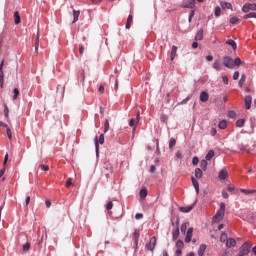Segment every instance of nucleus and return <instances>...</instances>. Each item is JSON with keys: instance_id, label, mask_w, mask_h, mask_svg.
I'll return each instance as SVG.
<instances>
[{"instance_id": "7", "label": "nucleus", "mask_w": 256, "mask_h": 256, "mask_svg": "<svg viewBox=\"0 0 256 256\" xmlns=\"http://www.w3.org/2000/svg\"><path fill=\"white\" fill-rule=\"evenodd\" d=\"M112 170H113V167H111V164L105 163L102 171L104 175H106V177L108 178L110 173H112Z\"/></svg>"}, {"instance_id": "25", "label": "nucleus", "mask_w": 256, "mask_h": 256, "mask_svg": "<svg viewBox=\"0 0 256 256\" xmlns=\"http://www.w3.org/2000/svg\"><path fill=\"white\" fill-rule=\"evenodd\" d=\"M226 45H230L234 51L237 50V43L234 40H227Z\"/></svg>"}, {"instance_id": "57", "label": "nucleus", "mask_w": 256, "mask_h": 256, "mask_svg": "<svg viewBox=\"0 0 256 256\" xmlns=\"http://www.w3.org/2000/svg\"><path fill=\"white\" fill-rule=\"evenodd\" d=\"M222 197H224V199H229V194L227 193V191H222Z\"/></svg>"}, {"instance_id": "54", "label": "nucleus", "mask_w": 256, "mask_h": 256, "mask_svg": "<svg viewBox=\"0 0 256 256\" xmlns=\"http://www.w3.org/2000/svg\"><path fill=\"white\" fill-rule=\"evenodd\" d=\"M233 79L234 81H237V79H239V71L234 72Z\"/></svg>"}, {"instance_id": "56", "label": "nucleus", "mask_w": 256, "mask_h": 256, "mask_svg": "<svg viewBox=\"0 0 256 256\" xmlns=\"http://www.w3.org/2000/svg\"><path fill=\"white\" fill-rule=\"evenodd\" d=\"M40 168L42 169V171H49V167L47 165H40Z\"/></svg>"}, {"instance_id": "1", "label": "nucleus", "mask_w": 256, "mask_h": 256, "mask_svg": "<svg viewBox=\"0 0 256 256\" xmlns=\"http://www.w3.org/2000/svg\"><path fill=\"white\" fill-rule=\"evenodd\" d=\"M223 217H225V203L221 202L220 209L217 211V213L213 217V222L219 223V221H221V219H223Z\"/></svg>"}, {"instance_id": "16", "label": "nucleus", "mask_w": 256, "mask_h": 256, "mask_svg": "<svg viewBox=\"0 0 256 256\" xmlns=\"http://www.w3.org/2000/svg\"><path fill=\"white\" fill-rule=\"evenodd\" d=\"M191 182H192V185L197 193V195H199V182L197 181V179L195 178H191Z\"/></svg>"}, {"instance_id": "48", "label": "nucleus", "mask_w": 256, "mask_h": 256, "mask_svg": "<svg viewBox=\"0 0 256 256\" xmlns=\"http://www.w3.org/2000/svg\"><path fill=\"white\" fill-rule=\"evenodd\" d=\"M183 246H184L183 241L178 240V241L176 242V247H177V249H183Z\"/></svg>"}, {"instance_id": "42", "label": "nucleus", "mask_w": 256, "mask_h": 256, "mask_svg": "<svg viewBox=\"0 0 256 256\" xmlns=\"http://www.w3.org/2000/svg\"><path fill=\"white\" fill-rule=\"evenodd\" d=\"M109 131V120H105L104 122V133H107Z\"/></svg>"}, {"instance_id": "11", "label": "nucleus", "mask_w": 256, "mask_h": 256, "mask_svg": "<svg viewBox=\"0 0 256 256\" xmlns=\"http://www.w3.org/2000/svg\"><path fill=\"white\" fill-rule=\"evenodd\" d=\"M182 7H184V9H193V7H195V0H187Z\"/></svg>"}, {"instance_id": "21", "label": "nucleus", "mask_w": 256, "mask_h": 256, "mask_svg": "<svg viewBox=\"0 0 256 256\" xmlns=\"http://www.w3.org/2000/svg\"><path fill=\"white\" fill-rule=\"evenodd\" d=\"M177 57V46H172V50L170 53V59L173 61Z\"/></svg>"}, {"instance_id": "20", "label": "nucleus", "mask_w": 256, "mask_h": 256, "mask_svg": "<svg viewBox=\"0 0 256 256\" xmlns=\"http://www.w3.org/2000/svg\"><path fill=\"white\" fill-rule=\"evenodd\" d=\"M206 249H207V245H205V244L200 245V247L198 249V255L199 256L205 255Z\"/></svg>"}, {"instance_id": "38", "label": "nucleus", "mask_w": 256, "mask_h": 256, "mask_svg": "<svg viewBox=\"0 0 256 256\" xmlns=\"http://www.w3.org/2000/svg\"><path fill=\"white\" fill-rule=\"evenodd\" d=\"M213 69H215L216 71H221V64H219L218 61H215L213 63Z\"/></svg>"}, {"instance_id": "26", "label": "nucleus", "mask_w": 256, "mask_h": 256, "mask_svg": "<svg viewBox=\"0 0 256 256\" xmlns=\"http://www.w3.org/2000/svg\"><path fill=\"white\" fill-rule=\"evenodd\" d=\"M139 117H140V114L139 112L137 113V116H136V120L135 119H131L129 121V126L130 127H135V123H139Z\"/></svg>"}, {"instance_id": "30", "label": "nucleus", "mask_w": 256, "mask_h": 256, "mask_svg": "<svg viewBox=\"0 0 256 256\" xmlns=\"http://www.w3.org/2000/svg\"><path fill=\"white\" fill-rule=\"evenodd\" d=\"M244 19H256V12H250L244 16Z\"/></svg>"}, {"instance_id": "6", "label": "nucleus", "mask_w": 256, "mask_h": 256, "mask_svg": "<svg viewBox=\"0 0 256 256\" xmlns=\"http://www.w3.org/2000/svg\"><path fill=\"white\" fill-rule=\"evenodd\" d=\"M242 11H243V13H249L250 11H256V4L255 3H253V4L246 3L242 7Z\"/></svg>"}, {"instance_id": "63", "label": "nucleus", "mask_w": 256, "mask_h": 256, "mask_svg": "<svg viewBox=\"0 0 256 256\" xmlns=\"http://www.w3.org/2000/svg\"><path fill=\"white\" fill-rule=\"evenodd\" d=\"M99 93H105V87L102 85L98 88Z\"/></svg>"}, {"instance_id": "8", "label": "nucleus", "mask_w": 256, "mask_h": 256, "mask_svg": "<svg viewBox=\"0 0 256 256\" xmlns=\"http://www.w3.org/2000/svg\"><path fill=\"white\" fill-rule=\"evenodd\" d=\"M172 239L173 241L179 239V219L177 220V226L172 230Z\"/></svg>"}, {"instance_id": "14", "label": "nucleus", "mask_w": 256, "mask_h": 256, "mask_svg": "<svg viewBox=\"0 0 256 256\" xmlns=\"http://www.w3.org/2000/svg\"><path fill=\"white\" fill-rule=\"evenodd\" d=\"M193 207H195V203L190 206L180 207L181 213H189L193 211Z\"/></svg>"}, {"instance_id": "59", "label": "nucleus", "mask_w": 256, "mask_h": 256, "mask_svg": "<svg viewBox=\"0 0 256 256\" xmlns=\"http://www.w3.org/2000/svg\"><path fill=\"white\" fill-rule=\"evenodd\" d=\"M222 81L225 83V85H227V83H229V78L227 76H223Z\"/></svg>"}, {"instance_id": "43", "label": "nucleus", "mask_w": 256, "mask_h": 256, "mask_svg": "<svg viewBox=\"0 0 256 256\" xmlns=\"http://www.w3.org/2000/svg\"><path fill=\"white\" fill-rule=\"evenodd\" d=\"M230 23H231V25H237V23H239V18H237V17H232V18L230 19Z\"/></svg>"}, {"instance_id": "47", "label": "nucleus", "mask_w": 256, "mask_h": 256, "mask_svg": "<svg viewBox=\"0 0 256 256\" xmlns=\"http://www.w3.org/2000/svg\"><path fill=\"white\" fill-rule=\"evenodd\" d=\"M193 17H195V10H192L189 14V17H188L189 23H191V21L193 20Z\"/></svg>"}, {"instance_id": "58", "label": "nucleus", "mask_w": 256, "mask_h": 256, "mask_svg": "<svg viewBox=\"0 0 256 256\" xmlns=\"http://www.w3.org/2000/svg\"><path fill=\"white\" fill-rule=\"evenodd\" d=\"M135 219L139 220V219H143V213H137L135 215Z\"/></svg>"}, {"instance_id": "10", "label": "nucleus", "mask_w": 256, "mask_h": 256, "mask_svg": "<svg viewBox=\"0 0 256 256\" xmlns=\"http://www.w3.org/2000/svg\"><path fill=\"white\" fill-rule=\"evenodd\" d=\"M192 237H193V227H190V228H188L187 233H186V237H185L186 243H191Z\"/></svg>"}, {"instance_id": "44", "label": "nucleus", "mask_w": 256, "mask_h": 256, "mask_svg": "<svg viewBox=\"0 0 256 256\" xmlns=\"http://www.w3.org/2000/svg\"><path fill=\"white\" fill-rule=\"evenodd\" d=\"M6 133H7V137L8 139H13V134L11 133V129L9 127H6Z\"/></svg>"}, {"instance_id": "55", "label": "nucleus", "mask_w": 256, "mask_h": 256, "mask_svg": "<svg viewBox=\"0 0 256 256\" xmlns=\"http://www.w3.org/2000/svg\"><path fill=\"white\" fill-rule=\"evenodd\" d=\"M71 181H73V179L68 178V180L66 181V187H71V185H73V183H71Z\"/></svg>"}, {"instance_id": "46", "label": "nucleus", "mask_w": 256, "mask_h": 256, "mask_svg": "<svg viewBox=\"0 0 256 256\" xmlns=\"http://www.w3.org/2000/svg\"><path fill=\"white\" fill-rule=\"evenodd\" d=\"M214 15H215V17H221V8L220 7L215 8Z\"/></svg>"}, {"instance_id": "41", "label": "nucleus", "mask_w": 256, "mask_h": 256, "mask_svg": "<svg viewBox=\"0 0 256 256\" xmlns=\"http://www.w3.org/2000/svg\"><path fill=\"white\" fill-rule=\"evenodd\" d=\"M242 193H245V195H251L252 193H256V190L242 189Z\"/></svg>"}, {"instance_id": "39", "label": "nucleus", "mask_w": 256, "mask_h": 256, "mask_svg": "<svg viewBox=\"0 0 256 256\" xmlns=\"http://www.w3.org/2000/svg\"><path fill=\"white\" fill-rule=\"evenodd\" d=\"M239 65H241V58H235L233 60V67H239Z\"/></svg>"}, {"instance_id": "22", "label": "nucleus", "mask_w": 256, "mask_h": 256, "mask_svg": "<svg viewBox=\"0 0 256 256\" xmlns=\"http://www.w3.org/2000/svg\"><path fill=\"white\" fill-rule=\"evenodd\" d=\"M195 177L196 179H202L203 178V170L200 168L195 169Z\"/></svg>"}, {"instance_id": "24", "label": "nucleus", "mask_w": 256, "mask_h": 256, "mask_svg": "<svg viewBox=\"0 0 256 256\" xmlns=\"http://www.w3.org/2000/svg\"><path fill=\"white\" fill-rule=\"evenodd\" d=\"M220 6L222 9H233V6L229 2H220Z\"/></svg>"}, {"instance_id": "31", "label": "nucleus", "mask_w": 256, "mask_h": 256, "mask_svg": "<svg viewBox=\"0 0 256 256\" xmlns=\"http://www.w3.org/2000/svg\"><path fill=\"white\" fill-rule=\"evenodd\" d=\"M228 240H229V239H228L227 233L222 232V233H221V236H220V241H221V243H225V241L227 242Z\"/></svg>"}, {"instance_id": "51", "label": "nucleus", "mask_w": 256, "mask_h": 256, "mask_svg": "<svg viewBox=\"0 0 256 256\" xmlns=\"http://www.w3.org/2000/svg\"><path fill=\"white\" fill-rule=\"evenodd\" d=\"M13 92H14L13 100L15 101L17 97H19V89L15 88Z\"/></svg>"}, {"instance_id": "12", "label": "nucleus", "mask_w": 256, "mask_h": 256, "mask_svg": "<svg viewBox=\"0 0 256 256\" xmlns=\"http://www.w3.org/2000/svg\"><path fill=\"white\" fill-rule=\"evenodd\" d=\"M252 101H253V98L249 95L244 98V104H245L246 109H251Z\"/></svg>"}, {"instance_id": "17", "label": "nucleus", "mask_w": 256, "mask_h": 256, "mask_svg": "<svg viewBox=\"0 0 256 256\" xmlns=\"http://www.w3.org/2000/svg\"><path fill=\"white\" fill-rule=\"evenodd\" d=\"M203 28H201L195 35V41H203Z\"/></svg>"}, {"instance_id": "35", "label": "nucleus", "mask_w": 256, "mask_h": 256, "mask_svg": "<svg viewBox=\"0 0 256 256\" xmlns=\"http://www.w3.org/2000/svg\"><path fill=\"white\" fill-rule=\"evenodd\" d=\"M35 53H39V32L37 33V36H36Z\"/></svg>"}, {"instance_id": "40", "label": "nucleus", "mask_w": 256, "mask_h": 256, "mask_svg": "<svg viewBox=\"0 0 256 256\" xmlns=\"http://www.w3.org/2000/svg\"><path fill=\"white\" fill-rule=\"evenodd\" d=\"M200 167L205 171V169H207V160H201Z\"/></svg>"}, {"instance_id": "28", "label": "nucleus", "mask_w": 256, "mask_h": 256, "mask_svg": "<svg viewBox=\"0 0 256 256\" xmlns=\"http://www.w3.org/2000/svg\"><path fill=\"white\" fill-rule=\"evenodd\" d=\"M131 23H133V16L129 15L127 18L126 25H125L126 29H131Z\"/></svg>"}, {"instance_id": "61", "label": "nucleus", "mask_w": 256, "mask_h": 256, "mask_svg": "<svg viewBox=\"0 0 256 256\" xmlns=\"http://www.w3.org/2000/svg\"><path fill=\"white\" fill-rule=\"evenodd\" d=\"M215 135H217V129L212 128V129H211V136H212V137H215Z\"/></svg>"}, {"instance_id": "45", "label": "nucleus", "mask_w": 256, "mask_h": 256, "mask_svg": "<svg viewBox=\"0 0 256 256\" xmlns=\"http://www.w3.org/2000/svg\"><path fill=\"white\" fill-rule=\"evenodd\" d=\"M177 143V141L175 140V138H171L169 141V148L173 149V146Z\"/></svg>"}, {"instance_id": "62", "label": "nucleus", "mask_w": 256, "mask_h": 256, "mask_svg": "<svg viewBox=\"0 0 256 256\" xmlns=\"http://www.w3.org/2000/svg\"><path fill=\"white\" fill-rule=\"evenodd\" d=\"M227 189H228V191H235V186L229 184Z\"/></svg>"}, {"instance_id": "64", "label": "nucleus", "mask_w": 256, "mask_h": 256, "mask_svg": "<svg viewBox=\"0 0 256 256\" xmlns=\"http://www.w3.org/2000/svg\"><path fill=\"white\" fill-rule=\"evenodd\" d=\"M235 115H236L235 111L229 112V117H231V119H233V117H235Z\"/></svg>"}, {"instance_id": "37", "label": "nucleus", "mask_w": 256, "mask_h": 256, "mask_svg": "<svg viewBox=\"0 0 256 256\" xmlns=\"http://www.w3.org/2000/svg\"><path fill=\"white\" fill-rule=\"evenodd\" d=\"M245 125V120L244 119H238L236 121V127H243Z\"/></svg>"}, {"instance_id": "2", "label": "nucleus", "mask_w": 256, "mask_h": 256, "mask_svg": "<svg viewBox=\"0 0 256 256\" xmlns=\"http://www.w3.org/2000/svg\"><path fill=\"white\" fill-rule=\"evenodd\" d=\"M251 251V246L249 245V242H245L238 251V256H246L249 255Z\"/></svg>"}, {"instance_id": "29", "label": "nucleus", "mask_w": 256, "mask_h": 256, "mask_svg": "<svg viewBox=\"0 0 256 256\" xmlns=\"http://www.w3.org/2000/svg\"><path fill=\"white\" fill-rule=\"evenodd\" d=\"M3 63H5L3 60L0 64V84H1V87H3Z\"/></svg>"}, {"instance_id": "49", "label": "nucleus", "mask_w": 256, "mask_h": 256, "mask_svg": "<svg viewBox=\"0 0 256 256\" xmlns=\"http://www.w3.org/2000/svg\"><path fill=\"white\" fill-rule=\"evenodd\" d=\"M181 233H183V234H185L186 233V231H187V223H183L182 225H181Z\"/></svg>"}, {"instance_id": "60", "label": "nucleus", "mask_w": 256, "mask_h": 256, "mask_svg": "<svg viewBox=\"0 0 256 256\" xmlns=\"http://www.w3.org/2000/svg\"><path fill=\"white\" fill-rule=\"evenodd\" d=\"M155 171H157V168L155 167V165H151L150 166V173H155Z\"/></svg>"}, {"instance_id": "50", "label": "nucleus", "mask_w": 256, "mask_h": 256, "mask_svg": "<svg viewBox=\"0 0 256 256\" xmlns=\"http://www.w3.org/2000/svg\"><path fill=\"white\" fill-rule=\"evenodd\" d=\"M29 249H31V244L27 242L23 245V251H29Z\"/></svg>"}, {"instance_id": "13", "label": "nucleus", "mask_w": 256, "mask_h": 256, "mask_svg": "<svg viewBox=\"0 0 256 256\" xmlns=\"http://www.w3.org/2000/svg\"><path fill=\"white\" fill-rule=\"evenodd\" d=\"M200 101H202V103H207L209 101V93L205 91L201 92Z\"/></svg>"}, {"instance_id": "34", "label": "nucleus", "mask_w": 256, "mask_h": 256, "mask_svg": "<svg viewBox=\"0 0 256 256\" xmlns=\"http://www.w3.org/2000/svg\"><path fill=\"white\" fill-rule=\"evenodd\" d=\"M219 129H227V121L222 120L218 124Z\"/></svg>"}, {"instance_id": "36", "label": "nucleus", "mask_w": 256, "mask_h": 256, "mask_svg": "<svg viewBox=\"0 0 256 256\" xmlns=\"http://www.w3.org/2000/svg\"><path fill=\"white\" fill-rule=\"evenodd\" d=\"M140 197L141 199H145V197H147V188H142L140 190Z\"/></svg>"}, {"instance_id": "53", "label": "nucleus", "mask_w": 256, "mask_h": 256, "mask_svg": "<svg viewBox=\"0 0 256 256\" xmlns=\"http://www.w3.org/2000/svg\"><path fill=\"white\" fill-rule=\"evenodd\" d=\"M192 164H193V165H198V164H199V158L194 157V158L192 159Z\"/></svg>"}, {"instance_id": "4", "label": "nucleus", "mask_w": 256, "mask_h": 256, "mask_svg": "<svg viewBox=\"0 0 256 256\" xmlns=\"http://www.w3.org/2000/svg\"><path fill=\"white\" fill-rule=\"evenodd\" d=\"M157 244V238H155V236H153L150 241L148 243H146V249L148 251H155V245Z\"/></svg>"}, {"instance_id": "3", "label": "nucleus", "mask_w": 256, "mask_h": 256, "mask_svg": "<svg viewBox=\"0 0 256 256\" xmlns=\"http://www.w3.org/2000/svg\"><path fill=\"white\" fill-rule=\"evenodd\" d=\"M94 143H95L96 155H99V143H100V145H103V143H105V135L101 134L99 136V139L96 136L94 138Z\"/></svg>"}, {"instance_id": "19", "label": "nucleus", "mask_w": 256, "mask_h": 256, "mask_svg": "<svg viewBox=\"0 0 256 256\" xmlns=\"http://www.w3.org/2000/svg\"><path fill=\"white\" fill-rule=\"evenodd\" d=\"M79 15H81V12L79 10L73 11V21L72 23H77L79 21Z\"/></svg>"}, {"instance_id": "27", "label": "nucleus", "mask_w": 256, "mask_h": 256, "mask_svg": "<svg viewBox=\"0 0 256 256\" xmlns=\"http://www.w3.org/2000/svg\"><path fill=\"white\" fill-rule=\"evenodd\" d=\"M14 18H15L14 20L15 25H19V23H21V16H19V11H16L14 13Z\"/></svg>"}, {"instance_id": "5", "label": "nucleus", "mask_w": 256, "mask_h": 256, "mask_svg": "<svg viewBox=\"0 0 256 256\" xmlns=\"http://www.w3.org/2000/svg\"><path fill=\"white\" fill-rule=\"evenodd\" d=\"M222 61L224 67H227V69H233V58L229 56H224Z\"/></svg>"}, {"instance_id": "9", "label": "nucleus", "mask_w": 256, "mask_h": 256, "mask_svg": "<svg viewBox=\"0 0 256 256\" xmlns=\"http://www.w3.org/2000/svg\"><path fill=\"white\" fill-rule=\"evenodd\" d=\"M227 177H229V172H227V170L225 169L220 170L218 174V179H220V181H225Z\"/></svg>"}, {"instance_id": "33", "label": "nucleus", "mask_w": 256, "mask_h": 256, "mask_svg": "<svg viewBox=\"0 0 256 256\" xmlns=\"http://www.w3.org/2000/svg\"><path fill=\"white\" fill-rule=\"evenodd\" d=\"M245 79H247V77L245 76V74H242L238 83L239 87H243V85H245Z\"/></svg>"}, {"instance_id": "52", "label": "nucleus", "mask_w": 256, "mask_h": 256, "mask_svg": "<svg viewBox=\"0 0 256 256\" xmlns=\"http://www.w3.org/2000/svg\"><path fill=\"white\" fill-rule=\"evenodd\" d=\"M106 209L108 211H111V209H113V202H108L107 206H106Z\"/></svg>"}, {"instance_id": "32", "label": "nucleus", "mask_w": 256, "mask_h": 256, "mask_svg": "<svg viewBox=\"0 0 256 256\" xmlns=\"http://www.w3.org/2000/svg\"><path fill=\"white\" fill-rule=\"evenodd\" d=\"M191 97H193V95H188L185 99H183L181 102L178 103V105H186V103L188 101H191Z\"/></svg>"}, {"instance_id": "23", "label": "nucleus", "mask_w": 256, "mask_h": 256, "mask_svg": "<svg viewBox=\"0 0 256 256\" xmlns=\"http://www.w3.org/2000/svg\"><path fill=\"white\" fill-rule=\"evenodd\" d=\"M213 157H215V151L213 150H209L208 153L206 154V161H211V159H213Z\"/></svg>"}, {"instance_id": "15", "label": "nucleus", "mask_w": 256, "mask_h": 256, "mask_svg": "<svg viewBox=\"0 0 256 256\" xmlns=\"http://www.w3.org/2000/svg\"><path fill=\"white\" fill-rule=\"evenodd\" d=\"M235 245H237V241H235L234 238H229L226 241V247H228V248L235 247Z\"/></svg>"}, {"instance_id": "18", "label": "nucleus", "mask_w": 256, "mask_h": 256, "mask_svg": "<svg viewBox=\"0 0 256 256\" xmlns=\"http://www.w3.org/2000/svg\"><path fill=\"white\" fill-rule=\"evenodd\" d=\"M139 230L138 229H135L134 230V233H133V239H134V242H135V245H139Z\"/></svg>"}]
</instances>
